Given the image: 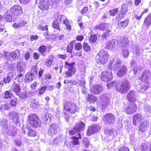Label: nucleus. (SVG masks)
I'll use <instances>...</instances> for the list:
<instances>
[{
	"label": "nucleus",
	"mask_w": 151,
	"mask_h": 151,
	"mask_svg": "<svg viewBox=\"0 0 151 151\" xmlns=\"http://www.w3.org/2000/svg\"><path fill=\"white\" fill-rule=\"evenodd\" d=\"M75 41L72 40L67 45L66 47V52L70 54H71L73 52L74 45L75 43Z\"/></svg>",
	"instance_id": "2f4dec72"
},
{
	"label": "nucleus",
	"mask_w": 151,
	"mask_h": 151,
	"mask_svg": "<svg viewBox=\"0 0 151 151\" xmlns=\"http://www.w3.org/2000/svg\"><path fill=\"white\" fill-rule=\"evenodd\" d=\"M7 122V120H3L0 122V126L4 129H7L8 127Z\"/></svg>",
	"instance_id": "79ce46f5"
},
{
	"label": "nucleus",
	"mask_w": 151,
	"mask_h": 151,
	"mask_svg": "<svg viewBox=\"0 0 151 151\" xmlns=\"http://www.w3.org/2000/svg\"><path fill=\"white\" fill-rule=\"evenodd\" d=\"M17 70L18 73H24V69L20 65L17 66Z\"/></svg>",
	"instance_id": "4d7b16f0"
},
{
	"label": "nucleus",
	"mask_w": 151,
	"mask_h": 151,
	"mask_svg": "<svg viewBox=\"0 0 151 151\" xmlns=\"http://www.w3.org/2000/svg\"><path fill=\"white\" fill-rule=\"evenodd\" d=\"M118 11V8H116L112 10H110L109 11L110 15L112 16L115 15Z\"/></svg>",
	"instance_id": "603ef678"
},
{
	"label": "nucleus",
	"mask_w": 151,
	"mask_h": 151,
	"mask_svg": "<svg viewBox=\"0 0 151 151\" xmlns=\"http://www.w3.org/2000/svg\"><path fill=\"white\" fill-rule=\"evenodd\" d=\"M106 86L109 88L114 87L116 91L123 94H125L129 91L130 87L129 83L127 79L122 82L113 81L107 84Z\"/></svg>",
	"instance_id": "f257e3e1"
},
{
	"label": "nucleus",
	"mask_w": 151,
	"mask_h": 151,
	"mask_svg": "<svg viewBox=\"0 0 151 151\" xmlns=\"http://www.w3.org/2000/svg\"><path fill=\"white\" fill-rule=\"evenodd\" d=\"M147 145L145 143H142L141 145V151H148Z\"/></svg>",
	"instance_id": "5fc2aeb1"
},
{
	"label": "nucleus",
	"mask_w": 151,
	"mask_h": 151,
	"mask_svg": "<svg viewBox=\"0 0 151 151\" xmlns=\"http://www.w3.org/2000/svg\"><path fill=\"white\" fill-rule=\"evenodd\" d=\"M54 58V55H52L50 59H48L45 62V65L48 67H50L51 66L53 61Z\"/></svg>",
	"instance_id": "4c0bfd02"
},
{
	"label": "nucleus",
	"mask_w": 151,
	"mask_h": 151,
	"mask_svg": "<svg viewBox=\"0 0 151 151\" xmlns=\"http://www.w3.org/2000/svg\"><path fill=\"white\" fill-rule=\"evenodd\" d=\"M115 40H111L106 43L105 48L108 50L113 49L115 47Z\"/></svg>",
	"instance_id": "c85d7f7f"
},
{
	"label": "nucleus",
	"mask_w": 151,
	"mask_h": 151,
	"mask_svg": "<svg viewBox=\"0 0 151 151\" xmlns=\"http://www.w3.org/2000/svg\"><path fill=\"white\" fill-rule=\"evenodd\" d=\"M40 55L37 52H34L33 54V58L34 59L37 60L40 58Z\"/></svg>",
	"instance_id": "bf43d9fd"
},
{
	"label": "nucleus",
	"mask_w": 151,
	"mask_h": 151,
	"mask_svg": "<svg viewBox=\"0 0 151 151\" xmlns=\"http://www.w3.org/2000/svg\"><path fill=\"white\" fill-rule=\"evenodd\" d=\"M109 55L108 52L103 50H100L95 57L96 61L99 63L104 65L109 60Z\"/></svg>",
	"instance_id": "7ed1b4c3"
},
{
	"label": "nucleus",
	"mask_w": 151,
	"mask_h": 151,
	"mask_svg": "<svg viewBox=\"0 0 151 151\" xmlns=\"http://www.w3.org/2000/svg\"><path fill=\"white\" fill-rule=\"evenodd\" d=\"M76 134L77 137L73 136L71 137V139H73V140L72 142V143L73 145H79V140L81 139V136L80 132H78Z\"/></svg>",
	"instance_id": "b1692460"
},
{
	"label": "nucleus",
	"mask_w": 151,
	"mask_h": 151,
	"mask_svg": "<svg viewBox=\"0 0 151 151\" xmlns=\"http://www.w3.org/2000/svg\"><path fill=\"white\" fill-rule=\"evenodd\" d=\"M3 98L6 99H11L13 96L12 93L9 91H5L3 93Z\"/></svg>",
	"instance_id": "58836bf2"
},
{
	"label": "nucleus",
	"mask_w": 151,
	"mask_h": 151,
	"mask_svg": "<svg viewBox=\"0 0 151 151\" xmlns=\"http://www.w3.org/2000/svg\"><path fill=\"white\" fill-rule=\"evenodd\" d=\"M118 151H129V149L125 146L121 147L119 148Z\"/></svg>",
	"instance_id": "338daca9"
},
{
	"label": "nucleus",
	"mask_w": 151,
	"mask_h": 151,
	"mask_svg": "<svg viewBox=\"0 0 151 151\" xmlns=\"http://www.w3.org/2000/svg\"><path fill=\"white\" fill-rule=\"evenodd\" d=\"M52 26L53 28L58 30L59 32L61 30V28L60 26V23L57 19L53 21Z\"/></svg>",
	"instance_id": "72a5a7b5"
},
{
	"label": "nucleus",
	"mask_w": 151,
	"mask_h": 151,
	"mask_svg": "<svg viewBox=\"0 0 151 151\" xmlns=\"http://www.w3.org/2000/svg\"><path fill=\"white\" fill-rule=\"evenodd\" d=\"M75 63H69L67 61L65 62V68L68 69V71H65L64 74L65 75V77H71L76 72V70L74 67Z\"/></svg>",
	"instance_id": "0eeeda50"
},
{
	"label": "nucleus",
	"mask_w": 151,
	"mask_h": 151,
	"mask_svg": "<svg viewBox=\"0 0 151 151\" xmlns=\"http://www.w3.org/2000/svg\"><path fill=\"white\" fill-rule=\"evenodd\" d=\"M4 17L5 20L7 22H11L14 21V20H12L11 16L7 13L4 15Z\"/></svg>",
	"instance_id": "37998d69"
},
{
	"label": "nucleus",
	"mask_w": 151,
	"mask_h": 151,
	"mask_svg": "<svg viewBox=\"0 0 151 151\" xmlns=\"http://www.w3.org/2000/svg\"><path fill=\"white\" fill-rule=\"evenodd\" d=\"M37 65H32L31 67L30 71L29 72L33 73L35 75H36L37 72Z\"/></svg>",
	"instance_id": "49530a36"
},
{
	"label": "nucleus",
	"mask_w": 151,
	"mask_h": 151,
	"mask_svg": "<svg viewBox=\"0 0 151 151\" xmlns=\"http://www.w3.org/2000/svg\"><path fill=\"white\" fill-rule=\"evenodd\" d=\"M35 75L33 73L28 72L26 74L24 78V81L26 82H29L32 81L35 77Z\"/></svg>",
	"instance_id": "cd10ccee"
},
{
	"label": "nucleus",
	"mask_w": 151,
	"mask_h": 151,
	"mask_svg": "<svg viewBox=\"0 0 151 151\" xmlns=\"http://www.w3.org/2000/svg\"><path fill=\"white\" fill-rule=\"evenodd\" d=\"M60 129L58 124L55 123L51 124L49 126L47 133L51 137L57 134L60 131Z\"/></svg>",
	"instance_id": "6e6552de"
},
{
	"label": "nucleus",
	"mask_w": 151,
	"mask_h": 151,
	"mask_svg": "<svg viewBox=\"0 0 151 151\" xmlns=\"http://www.w3.org/2000/svg\"><path fill=\"white\" fill-rule=\"evenodd\" d=\"M82 142L86 147L88 148L89 147L90 142L88 138L84 137L83 139Z\"/></svg>",
	"instance_id": "8fccbe9b"
},
{
	"label": "nucleus",
	"mask_w": 151,
	"mask_h": 151,
	"mask_svg": "<svg viewBox=\"0 0 151 151\" xmlns=\"http://www.w3.org/2000/svg\"><path fill=\"white\" fill-rule=\"evenodd\" d=\"M121 65V61L120 60H119L118 62L115 65V68L116 70L119 68L117 73V75L119 77H121L125 74H127V71L126 66L124 65H122L121 67H120Z\"/></svg>",
	"instance_id": "9d476101"
},
{
	"label": "nucleus",
	"mask_w": 151,
	"mask_h": 151,
	"mask_svg": "<svg viewBox=\"0 0 151 151\" xmlns=\"http://www.w3.org/2000/svg\"><path fill=\"white\" fill-rule=\"evenodd\" d=\"M150 76V72L149 71L146 70L143 73L140 78L142 80H145V83H148Z\"/></svg>",
	"instance_id": "5701e85b"
},
{
	"label": "nucleus",
	"mask_w": 151,
	"mask_h": 151,
	"mask_svg": "<svg viewBox=\"0 0 151 151\" xmlns=\"http://www.w3.org/2000/svg\"><path fill=\"white\" fill-rule=\"evenodd\" d=\"M84 38L83 36L82 35H80L77 36L76 37V39L77 41L81 42Z\"/></svg>",
	"instance_id": "0e129e2a"
},
{
	"label": "nucleus",
	"mask_w": 151,
	"mask_h": 151,
	"mask_svg": "<svg viewBox=\"0 0 151 151\" xmlns=\"http://www.w3.org/2000/svg\"><path fill=\"white\" fill-rule=\"evenodd\" d=\"M39 29L42 30L44 31L45 30L47 31H48V26L47 25H46L45 27H43L42 26H39Z\"/></svg>",
	"instance_id": "680f3d73"
},
{
	"label": "nucleus",
	"mask_w": 151,
	"mask_h": 151,
	"mask_svg": "<svg viewBox=\"0 0 151 151\" xmlns=\"http://www.w3.org/2000/svg\"><path fill=\"white\" fill-rule=\"evenodd\" d=\"M97 99V97L91 94H89L87 97V100L90 104H94Z\"/></svg>",
	"instance_id": "7c9ffc66"
},
{
	"label": "nucleus",
	"mask_w": 151,
	"mask_h": 151,
	"mask_svg": "<svg viewBox=\"0 0 151 151\" xmlns=\"http://www.w3.org/2000/svg\"><path fill=\"white\" fill-rule=\"evenodd\" d=\"M38 103L36 101L35 99H33L31 100L30 104V107L32 108L35 109L37 107L38 105Z\"/></svg>",
	"instance_id": "a18cd8bd"
},
{
	"label": "nucleus",
	"mask_w": 151,
	"mask_h": 151,
	"mask_svg": "<svg viewBox=\"0 0 151 151\" xmlns=\"http://www.w3.org/2000/svg\"><path fill=\"white\" fill-rule=\"evenodd\" d=\"M24 73H20L18 74L17 76L15 78V80H16L18 81V82L20 83L23 81Z\"/></svg>",
	"instance_id": "c03bdc74"
},
{
	"label": "nucleus",
	"mask_w": 151,
	"mask_h": 151,
	"mask_svg": "<svg viewBox=\"0 0 151 151\" xmlns=\"http://www.w3.org/2000/svg\"><path fill=\"white\" fill-rule=\"evenodd\" d=\"M83 47L85 52H88L91 51V47L88 42H84L83 44Z\"/></svg>",
	"instance_id": "e433bc0d"
},
{
	"label": "nucleus",
	"mask_w": 151,
	"mask_h": 151,
	"mask_svg": "<svg viewBox=\"0 0 151 151\" xmlns=\"http://www.w3.org/2000/svg\"><path fill=\"white\" fill-rule=\"evenodd\" d=\"M27 122L32 128H36L41 125V122L39 116L35 114H31L28 116Z\"/></svg>",
	"instance_id": "20e7f679"
},
{
	"label": "nucleus",
	"mask_w": 151,
	"mask_h": 151,
	"mask_svg": "<svg viewBox=\"0 0 151 151\" xmlns=\"http://www.w3.org/2000/svg\"><path fill=\"white\" fill-rule=\"evenodd\" d=\"M137 109V104L135 103H133L126 109L125 112L128 114H132L136 111Z\"/></svg>",
	"instance_id": "f3484780"
},
{
	"label": "nucleus",
	"mask_w": 151,
	"mask_h": 151,
	"mask_svg": "<svg viewBox=\"0 0 151 151\" xmlns=\"http://www.w3.org/2000/svg\"><path fill=\"white\" fill-rule=\"evenodd\" d=\"M128 11L127 8L125 6H122L121 7V13L122 15L126 14Z\"/></svg>",
	"instance_id": "6e6d98bb"
},
{
	"label": "nucleus",
	"mask_w": 151,
	"mask_h": 151,
	"mask_svg": "<svg viewBox=\"0 0 151 151\" xmlns=\"http://www.w3.org/2000/svg\"><path fill=\"white\" fill-rule=\"evenodd\" d=\"M97 39V35L96 34H91L88 39L89 42L94 43L96 42Z\"/></svg>",
	"instance_id": "c9c22d12"
},
{
	"label": "nucleus",
	"mask_w": 151,
	"mask_h": 151,
	"mask_svg": "<svg viewBox=\"0 0 151 151\" xmlns=\"http://www.w3.org/2000/svg\"><path fill=\"white\" fill-rule=\"evenodd\" d=\"M47 88L46 86H42L40 87L38 89L39 94L40 95L43 94L45 92Z\"/></svg>",
	"instance_id": "3c124183"
},
{
	"label": "nucleus",
	"mask_w": 151,
	"mask_h": 151,
	"mask_svg": "<svg viewBox=\"0 0 151 151\" xmlns=\"http://www.w3.org/2000/svg\"><path fill=\"white\" fill-rule=\"evenodd\" d=\"M13 92L15 93L17 95H19L21 91V88L19 85L16 84L13 85Z\"/></svg>",
	"instance_id": "f704fd0d"
},
{
	"label": "nucleus",
	"mask_w": 151,
	"mask_h": 151,
	"mask_svg": "<svg viewBox=\"0 0 151 151\" xmlns=\"http://www.w3.org/2000/svg\"><path fill=\"white\" fill-rule=\"evenodd\" d=\"M136 97L135 92L134 90H130L127 95L128 101L133 103H135L137 101Z\"/></svg>",
	"instance_id": "dca6fc26"
},
{
	"label": "nucleus",
	"mask_w": 151,
	"mask_h": 151,
	"mask_svg": "<svg viewBox=\"0 0 151 151\" xmlns=\"http://www.w3.org/2000/svg\"><path fill=\"white\" fill-rule=\"evenodd\" d=\"M11 79L8 76H7L6 78L4 79V81L6 83H9L11 81Z\"/></svg>",
	"instance_id": "774afa93"
},
{
	"label": "nucleus",
	"mask_w": 151,
	"mask_h": 151,
	"mask_svg": "<svg viewBox=\"0 0 151 151\" xmlns=\"http://www.w3.org/2000/svg\"><path fill=\"white\" fill-rule=\"evenodd\" d=\"M82 47V44L79 42L76 43L74 46L75 49L77 51H79L81 49Z\"/></svg>",
	"instance_id": "864d4df0"
},
{
	"label": "nucleus",
	"mask_w": 151,
	"mask_h": 151,
	"mask_svg": "<svg viewBox=\"0 0 151 151\" xmlns=\"http://www.w3.org/2000/svg\"><path fill=\"white\" fill-rule=\"evenodd\" d=\"M63 24L65 25L66 28L68 30L70 31L71 29V27L70 23L68 19H65L63 21Z\"/></svg>",
	"instance_id": "a19ab883"
},
{
	"label": "nucleus",
	"mask_w": 151,
	"mask_h": 151,
	"mask_svg": "<svg viewBox=\"0 0 151 151\" xmlns=\"http://www.w3.org/2000/svg\"><path fill=\"white\" fill-rule=\"evenodd\" d=\"M100 129V127L99 125L93 124L89 127L86 132V134L89 136L95 133L98 132Z\"/></svg>",
	"instance_id": "2eb2a0df"
},
{
	"label": "nucleus",
	"mask_w": 151,
	"mask_h": 151,
	"mask_svg": "<svg viewBox=\"0 0 151 151\" xmlns=\"http://www.w3.org/2000/svg\"><path fill=\"white\" fill-rule=\"evenodd\" d=\"M27 22L24 20H22L19 22H16L12 24V27L16 29H18L23 27L27 24Z\"/></svg>",
	"instance_id": "393cba45"
},
{
	"label": "nucleus",
	"mask_w": 151,
	"mask_h": 151,
	"mask_svg": "<svg viewBox=\"0 0 151 151\" xmlns=\"http://www.w3.org/2000/svg\"><path fill=\"white\" fill-rule=\"evenodd\" d=\"M22 130L23 133L24 134H27V136L29 137H35L37 135L36 132L28 126L25 127H23Z\"/></svg>",
	"instance_id": "ddd939ff"
},
{
	"label": "nucleus",
	"mask_w": 151,
	"mask_h": 151,
	"mask_svg": "<svg viewBox=\"0 0 151 151\" xmlns=\"http://www.w3.org/2000/svg\"><path fill=\"white\" fill-rule=\"evenodd\" d=\"M88 10V8L87 6H85L81 10V13L84 14L86 13Z\"/></svg>",
	"instance_id": "69168bd1"
},
{
	"label": "nucleus",
	"mask_w": 151,
	"mask_h": 151,
	"mask_svg": "<svg viewBox=\"0 0 151 151\" xmlns=\"http://www.w3.org/2000/svg\"><path fill=\"white\" fill-rule=\"evenodd\" d=\"M129 20L127 19L124 21L118 22L117 23V28L119 29H125L128 25Z\"/></svg>",
	"instance_id": "4be33fe9"
},
{
	"label": "nucleus",
	"mask_w": 151,
	"mask_h": 151,
	"mask_svg": "<svg viewBox=\"0 0 151 151\" xmlns=\"http://www.w3.org/2000/svg\"><path fill=\"white\" fill-rule=\"evenodd\" d=\"M109 23L102 22L94 27V29L96 30L98 29L102 31L105 30L109 28Z\"/></svg>",
	"instance_id": "6ab92c4d"
},
{
	"label": "nucleus",
	"mask_w": 151,
	"mask_h": 151,
	"mask_svg": "<svg viewBox=\"0 0 151 151\" xmlns=\"http://www.w3.org/2000/svg\"><path fill=\"white\" fill-rule=\"evenodd\" d=\"M151 24V13H150L145 18L143 25L147 27H148Z\"/></svg>",
	"instance_id": "a878e982"
},
{
	"label": "nucleus",
	"mask_w": 151,
	"mask_h": 151,
	"mask_svg": "<svg viewBox=\"0 0 151 151\" xmlns=\"http://www.w3.org/2000/svg\"><path fill=\"white\" fill-rule=\"evenodd\" d=\"M57 56L58 58L63 60H65L67 57V55L66 54H59Z\"/></svg>",
	"instance_id": "052dcab7"
},
{
	"label": "nucleus",
	"mask_w": 151,
	"mask_h": 151,
	"mask_svg": "<svg viewBox=\"0 0 151 151\" xmlns=\"http://www.w3.org/2000/svg\"><path fill=\"white\" fill-rule=\"evenodd\" d=\"M129 52L128 50L127 49L123 50L122 51L123 56L125 58H127L129 55Z\"/></svg>",
	"instance_id": "13d9d810"
},
{
	"label": "nucleus",
	"mask_w": 151,
	"mask_h": 151,
	"mask_svg": "<svg viewBox=\"0 0 151 151\" xmlns=\"http://www.w3.org/2000/svg\"><path fill=\"white\" fill-rule=\"evenodd\" d=\"M104 133L107 136H109L114 134V131L112 129H106L104 131Z\"/></svg>",
	"instance_id": "de8ad7c7"
},
{
	"label": "nucleus",
	"mask_w": 151,
	"mask_h": 151,
	"mask_svg": "<svg viewBox=\"0 0 151 151\" xmlns=\"http://www.w3.org/2000/svg\"><path fill=\"white\" fill-rule=\"evenodd\" d=\"M51 48V46H46L45 45H42L38 48L37 50L42 55L45 56L50 53Z\"/></svg>",
	"instance_id": "4468645a"
},
{
	"label": "nucleus",
	"mask_w": 151,
	"mask_h": 151,
	"mask_svg": "<svg viewBox=\"0 0 151 151\" xmlns=\"http://www.w3.org/2000/svg\"><path fill=\"white\" fill-rule=\"evenodd\" d=\"M130 42V41L128 37H124L120 39L119 41V44L122 46L125 47L129 45Z\"/></svg>",
	"instance_id": "bb28decb"
},
{
	"label": "nucleus",
	"mask_w": 151,
	"mask_h": 151,
	"mask_svg": "<svg viewBox=\"0 0 151 151\" xmlns=\"http://www.w3.org/2000/svg\"><path fill=\"white\" fill-rule=\"evenodd\" d=\"M38 7L42 11L47 10L49 8L50 4L47 0H37Z\"/></svg>",
	"instance_id": "f8f14e48"
},
{
	"label": "nucleus",
	"mask_w": 151,
	"mask_h": 151,
	"mask_svg": "<svg viewBox=\"0 0 151 151\" xmlns=\"http://www.w3.org/2000/svg\"><path fill=\"white\" fill-rule=\"evenodd\" d=\"M9 104L11 107H16L19 103L18 98L15 96L11 98L9 101Z\"/></svg>",
	"instance_id": "c756f323"
},
{
	"label": "nucleus",
	"mask_w": 151,
	"mask_h": 151,
	"mask_svg": "<svg viewBox=\"0 0 151 151\" xmlns=\"http://www.w3.org/2000/svg\"><path fill=\"white\" fill-rule=\"evenodd\" d=\"M85 124L82 121L76 122L72 129L68 131L70 135H75L76 133L83 131L85 128Z\"/></svg>",
	"instance_id": "39448f33"
},
{
	"label": "nucleus",
	"mask_w": 151,
	"mask_h": 151,
	"mask_svg": "<svg viewBox=\"0 0 151 151\" xmlns=\"http://www.w3.org/2000/svg\"><path fill=\"white\" fill-rule=\"evenodd\" d=\"M8 115L10 116L11 119L14 120H17L18 119V114L16 111H11L8 113Z\"/></svg>",
	"instance_id": "473e14b6"
},
{
	"label": "nucleus",
	"mask_w": 151,
	"mask_h": 151,
	"mask_svg": "<svg viewBox=\"0 0 151 151\" xmlns=\"http://www.w3.org/2000/svg\"><path fill=\"white\" fill-rule=\"evenodd\" d=\"M111 31V30L109 29L105 32L103 33L101 35L102 38L103 40L107 39V37L109 36Z\"/></svg>",
	"instance_id": "ea45409f"
},
{
	"label": "nucleus",
	"mask_w": 151,
	"mask_h": 151,
	"mask_svg": "<svg viewBox=\"0 0 151 151\" xmlns=\"http://www.w3.org/2000/svg\"><path fill=\"white\" fill-rule=\"evenodd\" d=\"M10 12L12 15L16 16H20L24 13L22 7L19 5H15L12 6Z\"/></svg>",
	"instance_id": "1a4fd4ad"
},
{
	"label": "nucleus",
	"mask_w": 151,
	"mask_h": 151,
	"mask_svg": "<svg viewBox=\"0 0 151 151\" xmlns=\"http://www.w3.org/2000/svg\"><path fill=\"white\" fill-rule=\"evenodd\" d=\"M38 36L37 35H31L30 37V39L31 41H33L36 40L38 38Z\"/></svg>",
	"instance_id": "e2e57ef3"
},
{
	"label": "nucleus",
	"mask_w": 151,
	"mask_h": 151,
	"mask_svg": "<svg viewBox=\"0 0 151 151\" xmlns=\"http://www.w3.org/2000/svg\"><path fill=\"white\" fill-rule=\"evenodd\" d=\"M116 117L111 113H107L103 115L102 120L104 124L106 125H112L115 122Z\"/></svg>",
	"instance_id": "423d86ee"
},
{
	"label": "nucleus",
	"mask_w": 151,
	"mask_h": 151,
	"mask_svg": "<svg viewBox=\"0 0 151 151\" xmlns=\"http://www.w3.org/2000/svg\"><path fill=\"white\" fill-rule=\"evenodd\" d=\"M9 56L13 59H17L18 57L17 52L16 51H12L9 54Z\"/></svg>",
	"instance_id": "09e8293b"
},
{
	"label": "nucleus",
	"mask_w": 151,
	"mask_h": 151,
	"mask_svg": "<svg viewBox=\"0 0 151 151\" xmlns=\"http://www.w3.org/2000/svg\"><path fill=\"white\" fill-rule=\"evenodd\" d=\"M149 122L146 120L141 122L139 126L138 130L141 132H143L147 131V127L149 126Z\"/></svg>",
	"instance_id": "a211bd4d"
},
{
	"label": "nucleus",
	"mask_w": 151,
	"mask_h": 151,
	"mask_svg": "<svg viewBox=\"0 0 151 151\" xmlns=\"http://www.w3.org/2000/svg\"><path fill=\"white\" fill-rule=\"evenodd\" d=\"M64 114L65 115H67L66 112L71 114H74L75 113L78 112L79 108L77 105L72 102L67 101H65L63 103Z\"/></svg>",
	"instance_id": "f03ea898"
},
{
	"label": "nucleus",
	"mask_w": 151,
	"mask_h": 151,
	"mask_svg": "<svg viewBox=\"0 0 151 151\" xmlns=\"http://www.w3.org/2000/svg\"><path fill=\"white\" fill-rule=\"evenodd\" d=\"M113 78V74L111 71L105 70L102 72L100 76L101 80L104 82H107L111 81Z\"/></svg>",
	"instance_id": "9b49d317"
},
{
	"label": "nucleus",
	"mask_w": 151,
	"mask_h": 151,
	"mask_svg": "<svg viewBox=\"0 0 151 151\" xmlns=\"http://www.w3.org/2000/svg\"><path fill=\"white\" fill-rule=\"evenodd\" d=\"M142 115L140 114H136L134 115L133 117V124L135 126H136L138 123L140 122L142 119Z\"/></svg>",
	"instance_id": "aec40b11"
},
{
	"label": "nucleus",
	"mask_w": 151,
	"mask_h": 151,
	"mask_svg": "<svg viewBox=\"0 0 151 151\" xmlns=\"http://www.w3.org/2000/svg\"><path fill=\"white\" fill-rule=\"evenodd\" d=\"M103 90V88L102 86L97 85L92 87L90 91L92 93L97 94L101 93Z\"/></svg>",
	"instance_id": "412c9836"
}]
</instances>
